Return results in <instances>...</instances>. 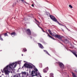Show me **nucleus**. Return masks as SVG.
Returning a JSON list of instances; mask_svg holds the SVG:
<instances>
[{"instance_id":"1","label":"nucleus","mask_w":77,"mask_h":77,"mask_svg":"<svg viewBox=\"0 0 77 77\" xmlns=\"http://www.w3.org/2000/svg\"><path fill=\"white\" fill-rule=\"evenodd\" d=\"M14 65V68H15L17 65V62H15V63H13L11 64H9L4 68V69H3V71H4V72L5 75H8L10 73V71L11 73H12L13 72H14V69H12V68H14L13 66ZM9 66V69H8ZM8 69H9V71L8 70Z\"/></svg>"},{"instance_id":"2","label":"nucleus","mask_w":77,"mask_h":77,"mask_svg":"<svg viewBox=\"0 0 77 77\" xmlns=\"http://www.w3.org/2000/svg\"><path fill=\"white\" fill-rule=\"evenodd\" d=\"M51 35L52 36H53L55 37V38H57L58 39H59L60 40V41H62V38H63V36H60L57 34H56L55 35H54V34L52 33L51 34Z\"/></svg>"},{"instance_id":"3","label":"nucleus","mask_w":77,"mask_h":77,"mask_svg":"<svg viewBox=\"0 0 77 77\" xmlns=\"http://www.w3.org/2000/svg\"><path fill=\"white\" fill-rule=\"evenodd\" d=\"M24 66H25L26 68H33V66L31 65H30L29 64H27L26 63H25L24 64L23 66L22 67V68H23Z\"/></svg>"},{"instance_id":"4","label":"nucleus","mask_w":77,"mask_h":77,"mask_svg":"<svg viewBox=\"0 0 77 77\" xmlns=\"http://www.w3.org/2000/svg\"><path fill=\"white\" fill-rule=\"evenodd\" d=\"M51 18V19L52 21H54V22H56L57 23V19H56V17H54L53 16L51 15L50 14L49 16Z\"/></svg>"},{"instance_id":"5","label":"nucleus","mask_w":77,"mask_h":77,"mask_svg":"<svg viewBox=\"0 0 77 77\" xmlns=\"http://www.w3.org/2000/svg\"><path fill=\"white\" fill-rule=\"evenodd\" d=\"M58 64L60 68H62V69L64 68V65H63V64L62 63H60V62H59Z\"/></svg>"},{"instance_id":"6","label":"nucleus","mask_w":77,"mask_h":77,"mask_svg":"<svg viewBox=\"0 0 77 77\" xmlns=\"http://www.w3.org/2000/svg\"><path fill=\"white\" fill-rule=\"evenodd\" d=\"M38 45L39 48H41V49H43L44 48V47L41 44L38 43Z\"/></svg>"},{"instance_id":"7","label":"nucleus","mask_w":77,"mask_h":77,"mask_svg":"<svg viewBox=\"0 0 77 77\" xmlns=\"http://www.w3.org/2000/svg\"><path fill=\"white\" fill-rule=\"evenodd\" d=\"M26 32L29 35H31V31L29 29H27Z\"/></svg>"},{"instance_id":"8","label":"nucleus","mask_w":77,"mask_h":77,"mask_svg":"<svg viewBox=\"0 0 77 77\" xmlns=\"http://www.w3.org/2000/svg\"><path fill=\"white\" fill-rule=\"evenodd\" d=\"M48 70V67L46 68L45 69H43V72L45 73H46L47 72V71Z\"/></svg>"},{"instance_id":"9","label":"nucleus","mask_w":77,"mask_h":77,"mask_svg":"<svg viewBox=\"0 0 77 77\" xmlns=\"http://www.w3.org/2000/svg\"><path fill=\"white\" fill-rule=\"evenodd\" d=\"M21 74H22V76H24V77H25V76L24 75H26V72H22Z\"/></svg>"},{"instance_id":"10","label":"nucleus","mask_w":77,"mask_h":77,"mask_svg":"<svg viewBox=\"0 0 77 77\" xmlns=\"http://www.w3.org/2000/svg\"><path fill=\"white\" fill-rule=\"evenodd\" d=\"M47 34H48V36H49V37H50V38H51V39H53L54 40H56V39H55V38H54L53 37L50 36V34H48V32H47Z\"/></svg>"},{"instance_id":"11","label":"nucleus","mask_w":77,"mask_h":77,"mask_svg":"<svg viewBox=\"0 0 77 77\" xmlns=\"http://www.w3.org/2000/svg\"><path fill=\"white\" fill-rule=\"evenodd\" d=\"M57 23H58V24H59V25H60L61 26H64V27H65L67 29H68V28H67V27H66V26L64 25H62V24H61L60 23H59V22L58 21H57Z\"/></svg>"},{"instance_id":"12","label":"nucleus","mask_w":77,"mask_h":77,"mask_svg":"<svg viewBox=\"0 0 77 77\" xmlns=\"http://www.w3.org/2000/svg\"><path fill=\"white\" fill-rule=\"evenodd\" d=\"M21 74V73H18L17 75L16 76V75H15L13 77H21V75H20Z\"/></svg>"},{"instance_id":"13","label":"nucleus","mask_w":77,"mask_h":77,"mask_svg":"<svg viewBox=\"0 0 77 77\" xmlns=\"http://www.w3.org/2000/svg\"><path fill=\"white\" fill-rule=\"evenodd\" d=\"M15 35H16V33H15V32H13L11 33V35L12 36V37H14Z\"/></svg>"},{"instance_id":"14","label":"nucleus","mask_w":77,"mask_h":77,"mask_svg":"<svg viewBox=\"0 0 77 77\" xmlns=\"http://www.w3.org/2000/svg\"><path fill=\"white\" fill-rule=\"evenodd\" d=\"M26 51H27V49L25 48H23V50H22V52H26Z\"/></svg>"},{"instance_id":"15","label":"nucleus","mask_w":77,"mask_h":77,"mask_svg":"<svg viewBox=\"0 0 77 77\" xmlns=\"http://www.w3.org/2000/svg\"><path fill=\"white\" fill-rule=\"evenodd\" d=\"M50 77H54L53 73H50Z\"/></svg>"},{"instance_id":"16","label":"nucleus","mask_w":77,"mask_h":77,"mask_svg":"<svg viewBox=\"0 0 77 77\" xmlns=\"http://www.w3.org/2000/svg\"><path fill=\"white\" fill-rule=\"evenodd\" d=\"M72 75L73 77H77V76H76V75L74 74V73L72 72Z\"/></svg>"},{"instance_id":"17","label":"nucleus","mask_w":77,"mask_h":77,"mask_svg":"<svg viewBox=\"0 0 77 77\" xmlns=\"http://www.w3.org/2000/svg\"><path fill=\"white\" fill-rule=\"evenodd\" d=\"M39 66L40 68H42V63H40L39 64Z\"/></svg>"},{"instance_id":"18","label":"nucleus","mask_w":77,"mask_h":77,"mask_svg":"<svg viewBox=\"0 0 77 77\" xmlns=\"http://www.w3.org/2000/svg\"><path fill=\"white\" fill-rule=\"evenodd\" d=\"M48 32H49V33H50V35L51 34V30H50L49 29L48 30Z\"/></svg>"},{"instance_id":"19","label":"nucleus","mask_w":77,"mask_h":77,"mask_svg":"<svg viewBox=\"0 0 77 77\" xmlns=\"http://www.w3.org/2000/svg\"><path fill=\"white\" fill-rule=\"evenodd\" d=\"M4 36H8V34H7V33H5L4 34Z\"/></svg>"},{"instance_id":"20","label":"nucleus","mask_w":77,"mask_h":77,"mask_svg":"<svg viewBox=\"0 0 77 77\" xmlns=\"http://www.w3.org/2000/svg\"><path fill=\"white\" fill-rule=\"evenodd\" d=\"M0 40H1V41H3V38L2 37H1V36L0 35Z\"/></svg>"},{"instance_id":"21","label":"nucleus","mask_w":77,"mask_h":77,"mask_svg":"<svg viewBox=\"0 0 77 77\" xmlns=\"http://www.w3.org/2000/svg\"><path fill=\"white\" fill-rule=\"evenodd\" d=\"M69 7L70 8H72V6L71 5H69Z\"/></svg>"},{"instance_id":"22","label":"nucleus","mask_w":77,"mask_h":77,"mask_svg":"<svg viewBox=\"0 0 77 77\" xmlns=\"http://www.w3.org/2000/svg\"><path fill=\"white\" fill-rule=\"evenodd\" d=\"M41 29L42 30V32H45L44 31V29H43L41 28Z\"/></svg>"},{"instance_id":"23","label":"nucleus","mask_w":77,"mask_h":77,"mask_svg":"<svg viewBox=\"0 0 77 77\" xmlns=\"http://www.w3.org/2000/svg\"><path fill=\"white\" fill-rule=\"evenodd\" d=\"M36 24H37V25L38 26V27H39L40 28V29H41V28H42V27H41L39 26V25L38 24L36 23Z\"/></svg>"},{"instance_id":"24","label":"nucleus","mask_w":77,"mask_h":77,"mask_svg":"<svg viewBox=\"0 0 77 77\" xmlns=\"http://www.w3.org/2000/svg\"><path fill=\"white\" fill-rule=\"evenodd\" d=\"M21 1L22 2H24V0H21Z\"/></svg>"},{"instance_id":"25","label":"nucleus","mask_w":77,"mask_h":77,"mask_svg":"<svg viewBox=\"0 0 77 77\" xmlns=\"http://www.w3.org/2000/svg\"><path fill=\"white\" fill-rule=\"evenodd\" d=\"M47 54H48V55H49V56H50V54L48 53V52Z\"/></svg>"},{"instance_id":"26","label":"nucleus","mask_w":77,"mask_h":77,"mask_svg":"<svg viewBox=\"0 0 77 77\" xmlns=\"http://www.w3.org/2000/svg\"><path fill=\"white\" fill-rule=\"evenodd\" d=\"M32 7H34V5H33V4H32Z\"/></svg>"},{"instance_id":"27","label":"nucleus","mask_w":77,"mask_h":77,"mask_svg":"<svg viewBox=\"0 0 77 77\" xmlns=\"http://www.w3.org/2000/svg\"><path fill=\"white\" fill-rule=\"evenodd\" d=\"M43 50L45 52H46L47 51V50Z\"/></svg>"},{"instance_id":"28","label":"nucleus","mask_w":77,"mask_h":77,"mask_svg":"<svg viewBox=\"0 0 77 77\" xmlns=\"http://www.w3.org/2000/svg\"><path fill=\"white\" fill-rule=\"evenodd\" d=\"M75 72H76V73H77V70H75Z\"/></svg>"},{"instance_id":"29","label":"nucleus","mask_w":77,"mask_h":77,"mask_svg":"<svg viewBox=\"0 0 77 77\" xmlns=\"http://www.w3.org/2000/svg\"><path fill=\"white\" fill-rule=\"evenodd\" d=\"M24 20V21H26V18H24V20Z\"/></svg>"},{"instance_id":"30","label":"nucleus","mask_w":77,"mask_h":77,"mask_svg":"<svg viewBox=\"0 0 77 77\" xmlns=\"http://www.w3.org/2000/svg\"><path fill=\"white\" fill-rule=\"evenodd\" d=\"M61 29L62 30V31H63V32H64V30L63 29Z\"/></svg>"},{"instance_id":"31","label":"nucleus","mask_w":77,"mask_h":77,"mask_svg":"<svg viewBox=\"0 0 77 77\" xmlns=\"http://www.w3.org/2000/svg\"><path fill=\"white\" fill-rule=\"evenodd\" d=\"M30 39H32V37L31 36H30Z\"/></svg>"},{"instance_id":"32","label":"nucleus","mask_w":77,"mask_h":77,"mask_svg":"<svg viewBox=\"0 0 77 77\" xmlns=\"http://www.w3.org/2000/svg\"><path fill=\"white\" fill-rule=\"evenodd\" d=\"M36 21H37V23H39V21H37V20H36Z\"/></svg>"},{"instance_id":"33","label":"nucleus","mask_w":77,"mask_h":77,"mask_svg":"<svg viewBox=\"0 0 77 77\" xmlns=\"http://www.w3.org/2000/svg\"><path fill=\"white\" fill-rule=\"evenodd\" d=\"M60 42V43L61 44H62V45H63V44L61 42Z\"/></svg>"},{"instance_id":"34","label":"nucleus","mask_w":77,"mask_h":77,"mask_svg":"<svg viewBox=\"0 0 77 77\" xmlns=\"http://www.w3.org/2000/svg\"><path fill=\"white\" fill-rule=\"evenodd\" d=\"M1 71L2 72H3V71L2 69H1Z\"/></svg>"},{"instance_id":"35","label":"nucleus","mask_w":77,"mask_h":77,"mask_svg":"<svg viewBox=\"0 0 77 77\" xmlns=\"http://www.w3.org/2000/svg\"><path fill=\"white\" fill-rule=\"evenodd\" d=\"M46 53L47 54V53H48V51H46Z\"/></svg>"},{"instance_id":"36","label":"nucleus","mask_w":77,"mask_h":77,"mask_svg":"<svg viewBox=\"0 0 77 77\" xmlns=\"http://www.w3.org/2000/svg\"><path fill=\"white\" fill-rule=\"evenodd\" d=\"M16 5V4H14L13 5Z\"/></svg>"},{"instance_id":"37","label":"nucleus","mask_w":77,"mask_h":77,"mask_svg":"<svg viewBox=\"0 0 77 77\" xmlns=\"http://www.w3.org/2000/svg\"><path fill=\"white\" fill-rule=\"evenodd\" d=\"M22 56H23V54H22Z\"/></svg>"},{"instance_id":"38","label":"nucleus","mask_w":77,"mask_h":77,"mask_svg":"<svg viewBox=\"0 0 77 77\" xmlns=\"http://www.w3.org/2000/svg\"><path fill=\"white\" fill-rule=\"evenodd\" d=\"M20 69V68H19V69H18V70H19V69Z\"/></svg>"},{"instance_id":"39","label":"nucleus","mask_w":77,"mask_h":77,"mask_svg":"<svg viewBox=\"0 0 77 77\" xmlns=\"http://www.w3.org/2000/svg\"><path fill=\"white\" fill-rule=\"evenodd\" d=\"M66 40L67 41V39H66Z\"/></svg>"},{"instance_id":"40","label":"nucleus","mask_w":77,"mask_h":77,"mask_svg":"<svg viewBox=\"0 0 77 77\" xmlns=\"http://www.w3.org/2000/svg\"><path fill=\"white\" fill-rule=\"evenodd\" d=\"M25 3H26V4L27 3V2H25Z\"/></svg>"},{"instance_id":"41","label":"nucleus","mask_w":77,"mask_h":77,"mask_svg":"<svg viewBox=\"0 0 77 77\" xmlns=\"http://www.w3.org/2000/svg\"><path fill=\"white\" fill-rule=\"evenodd\" d=\"M0 77H2V75L0 76Z\"/></svg>"},{"instance_id":"42","label":"nucleus","mask_w":77,"mask_h":77,"mask_svg":"<svg viewBox=\"0 0 77 77\" xmlns=\"http://www.w3.org/2000/svg\"><path fill=\"white\" fill-rule=\"evenodd\" d=\"M0 74H1V72H0Z\"/></svg>"},{"instance_id":"43","label":"nucleus","mask_w":77,"mask_h":77,"mask_svg":"<svg viewBox=\"0 0 77 77\" xmlns=\"http://www.w3.org/2000/svg\"><path fill=\"white\" fill-rule=\"evenodd\" d=\"M19 1H21V0H19Z\"/></svg>"},{"instance_id":"44","label":"nucleus","mask_w":77,"mask_h":77,"mask_svg":"<svg viewBox=\"0 0 77 77\" xmlns=\"http://www.w3.org/2000/svg\"><path fill=\"white\" fill-rule=\"evenodd\" d=\"M19 71V70H17V71Z\"/></svg>"},{"instance_id":"45","label":"nucleus","mask_w":77,"mask_h":77,"mask_svg":"<svg viewBox=\"0 0 77 77\" xmlns=\"http://www.w3.org/2000/svg\"><path fill=\"white\" fill-rule=\"evenodd\" d=\"M0 51H1V50H0Z\"/></svg>"}]
</instances>
